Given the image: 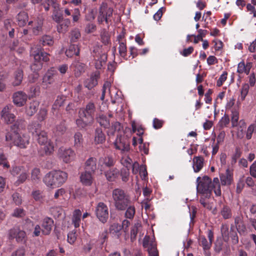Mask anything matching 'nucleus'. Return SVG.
Wrapping results in <instances>:
<instances>
[{"mask_svg":"<svg viewBox=\"0 0 256 256\" xmlns=\"http://www.w3.org/2000/svg\"><path fill=\"white\" fill-rule=\"evenodd\" d=\"M197 190L202 194V196L206 198H210L212 190H214L216 196L221 195L220 186L219 180L218 178H215L212 182L211 179L208 176H204L202 178L200 177L197 178Z\"/></svg>","mask_w":256,"mask_h":256,"instance_id":"1","label":"nucleus"},{"mask_svg":"<svg viewBox=\"0 0 256 256\" xmlns=\"http://www.w3.org/2000/svg\"><path fill=\"white\" fill-rule=\"evenodd\" d=\"M24 120L22 119L18 120L15 124L11 126V131L6 134V140L10 142L14 146L21 148H26L29 144L30 138L26 134H20L16 132L19 128L20 126L22 124Z\"/></svg>","mask_w":256,"mask_h":256,"instance_id":"2","label":"nucleus"},{"mask_svg":"<svg viewBox=\"0 0 256 256\" xmlns=\"http://www.w3.org/2000/svg\"><path fill=\"white\" fill-rule=\"evenodd\" d=\"M112 197L115 208L118 210L124 211L131 204L130 198L124 190L116 188L113 190Z\"/></svg>","mask_w":256,"mask_h":256,"instance_id":"3","label":"nucleus"},{"mask_svg":"<svg viewBox=\"0 0 256 256\" xmlns=\"http://www.w3.org/2000/svg\"><path fill=\"white\" fill-rule=\"evenodd\" d=\"M38 136V142L40 145V153L41 155H48L52 154L54 150L53 144L47 138L46 133L41 131Z\"/></svg>","mask_w":256,"mask_h":256,"instance_id":"4","label":"nucleus"},{"mask_svg":"<svg viewBox=\"0 0 256 256\" xmlns=\"http://www.w3.org/2000/svg\"><path fill=\"white\" fill-rule=\"evenodd\" d=\"M112 8L108 7L106 3H102L99 8V14L98 16V24H102L104 22L108 24L110 21V18L112 17Z\"/></svg>","mask_w":256,"mask_h":256,"instance_id":"5","label":"nucleus"},{"mask_svg":"<svg viewBox=\"0 0 256 256\" xmlns=\"http://www.w3.org/2000/svg\"><path fill=\"white\" fill-rule=\"evenodd\" d=\"M95 213L100 222L104 224L106 222L108 218V208L106 204L99 202L96 207Z\"/></svg>","mask_w":256,"mask_h":256,"instance_id":"6","label":"nucleus"},{"mask_svg":"<svg viewBox=\"0 0 256 256\" xmlns=\"http://www.w3.org/2000/svg\"><path fill=\"white\" fill-rule=\"evenodd\" d=\"M114 145L116 148L120 150L122 154L130 150V144L128 140L124 138V134L117 136Z\"/></svg>","mask_w":256,"mask_h":256,"instance_id":"7","label":"nucleus"},{"mask_svg":"<svg viewBox=\"0 0 256 256\" xmlns=\"http://www.w3.org/2000/svg\"><path fill=\"white\" fill-rule=\"evenodd\" d=\"M143 246L147 248L148 256H158V252L155 242L148 236H145L143 242Z\"/></svg>","mask_w":256,"mask_h":256,"instance_id":"8","label":"nucleus"},{"mask_svg":"<svg viewBox=\"0 0 256 256\" xmlns=\"http://www.w3.org/2000/svg\"><path fill=\"white\" fill-rule=\"evenodd\" d=\"M58 156L63 162L68 163L74 160L75 153L71 148H60L58 150Z\"/></svg>","mask_w":256,"mask_h":256,"instance_id":"9","label":"nucleus"},{"mask_svg":"<svg viewBox=\"0 0 256 256\" xmlns=\"http://www.w3.org/2000/svg\"><path fill=\"white\" fill-rule=\"evenodd\" d=\"M44 18L38 15L34 17L33 19L30 20L28 24L32 27V32L34 35H38L42 31L43 26Z\"/></svg>","mask_w":256,"mask_h":256,"instance_id":"10","label":"nucleus"},{"mask_svg":"<svg viewBox=\"0 0 256 256\" xmlns=\"http://www.w3.org/2000/svg\"><path fill=\"white\" fill-rule=\"evenodd\" d=\"M108 128L107 134L110 138L113 137L115 134L116 136L124 134L122 126L118 122H112V126H110Z\"/></svg>","mask_w":256,"mask_h":256,"instance_id":"11","label":"nucleus"},{"mask_svg":"<svg viewBox=\"0 0 256 256\" xmlns=\"http://www.w3.org/2000/svg\"><path fill=\"white\" fill-rule=\"evenodd\" d=\"M116 42L119 45L118 49L120 56L125 58L127 54V47L124 34L123 33L118 34L116 37Z\"/></svg>","mask_w":256,"mask_h":256,"instance_id":"12","label":"nucleus"},{"mask_svg":"<svg viewBox=\"0 0 256 256\" xmlns=\"http://www.w3.org/2000/svg\"><path fill=\"white\" fill-rule=\"evenodd\" d=\"M118 90L114 87L111 86V84L109 82H106L102 87V94L100 96V100H104L105 95L108 93L112 98H116L118 96Z\"/></svg>","mask_w":256,"mask_h":256,"instance_id":"13","label":"nucleus"},{"mask_svg":"<svg viewBox=\"0 0 256 256\" xmlns=\"http://www.w3.org/2000/svg\"><path fill=\"white\" fill-rule=\"evenodd\" d=\"M13 102L18 107L24 106L28 100V95L22 91L14 92L12 96Z\"/></svg>","mask_w":256,"mask_h":256,"instance_id":"14","label":"nucleus"},{"mask_svg":"<svg viewBox=\"0 0 256 256\" xmlns=\"http://www.w3.org/2000/svg\"><path fill=\"white\" fill-rule=\"evenodd\" d=\"M96 108L94 104L92 102H88L84 108H80L78 112L82 114L83 112L86 116L92 120H94Z\"/></svg>","mask_w":256,"mask_h":256,"instance_id":"15","label":"nucleus"},{"mask_svg":"<svg viewBox=\"0 0 256 256\" xmlns=\"http://www.w3.org/2000/svg\"><path fill=\"white\" fill-rule=\"evenodd\" d=\"M56 74V71L52 69L48 70L42 78V85L46 88L53 84L55 81Z\"/></svg>","mask_w":256,"mask_h":256,"instance_id":"16","label":"nucleus"},{"mask_svg":"<svg viewBox=\"0 0 256 256\" xmlns=\"http://www.w3.org/2000/svg\"><path fill=\"white\" fill-rule=\"evenodd\" d=\"M26 236V232L18 228L11 229L9 232L10 238H15L18 242H22L24 241Z\"/></svg>","mask_w":256,"mask_h":256,"instance_id":"17","label":"nucleus"},{"mask_svg":"<svg viewBox=\"0 0 256 256\" xmlns=\"http://www.w3.org/2000/svg\"><path fill=\"white\" fill-rule=\"evenodd\" d=\"M0 115L1 118L8 124H12L15 120L16 116L14 114L10 112L8 106H6L3 108Z\"/></svg>","mask_w":256,"mask_h":256,"instance_id":"18","label":"nucleus"},{"mask_svg":"<svg viewBox=\"0 0 256 256\" xmlns=\"http://www.w3.org/2000/svg\"><path fill=\"white\" fill-rule=\"evenodd\" d=\"M92 122L93 121L88 118L83 112L80 114L78 112V118L76 120V123L78 127L80 128H84Z\"/></svg>","mask_w":256,"mask_h":256,"instance_id":"19","label":"nucleus"},{"mask_svg":"<svg viewBox=\"0 0 256 256\" xmlns=\"http://www.w3.org/2000/svg\"><path fill=\"white\" fill-rule=\"evenodd\" d=\"M54 220L46 217L43 219L42 224V233L44 235H48L50 233L53 226Z\"/></svg>","mask_w":256,"mask_h":256,"instance_id":"20","label":"nucleus"},{"mask_svg":"<svg viewBox=\"0 0 256 256\" xmlns=\"http://www.w3.org/2000/svg\"><path fill=\"white\" fill-rule=\"evenodd\" d=\"M220 178L222 186L230 185L233 182V174L228 168L225 173L220 174Z\"/></svg>","mask_w":256,"mask_h":256,"instance_id":"21","label":"nucleus"},{"mask_svg":"<svg viewBox=\"0 0 256 256\" xmlns=\"http://www.w3.org/2000/svg\"><path fill=\"white\" fill-rule=\"evenodd\" d=\"M55 178L54 172L52 171L44 176L43 181L46 186L54 188L58 187Z\"/></svg>","mask_w":256,"mask_h":256,"instance_id":"22","label":"nucleus"},{"mask_svg":"<svg viewBox=\"0 0 256 256\" xmlns=\"http://www.w3.org/2000/svg\"><path fill=\"white\" fill-rule=\"evenodd\" d=\"M76 77H79L84 72L85 64L78 61H74L70 66Z\"/></svg>","mask_w":256,"mask_h":256,"instance_id":"23","label":"nucleus"},{"mask_svg":"<svg viewBox=\"0 0 256 256\" xmlns=\"http://www.w3.org/2000/svg\"><path fill=\"white\" fill-rule=\"evenodd\" d=\"M121 164L126 167V168H129L132 166V172L134 174H136L138 172L137 168L138 167V164L136 162H135L134 164H132V160L129 158L128 156H122L121 159Z\"/></svg>","mask_w":256,"mask_h":256,"instance_id":"24","label":"nucleus"},{"mask_svg":"<svg viewBox=\"0 0 256 256\" xmlns=\"http://www.w3.org/2000/svg\"><path fill=\"white\" fill-rule=\"evenodd\" d=\"M94 173L84 170V172H82L80 176V182L82 184L85 186H90L94 180L92 174Z\"/></svg>","mask_w":256,"mask_h":256,"instance_id":"25","label":"nucleus"},{"mask_svg":"<svg viewBox=\"0 0 256 256\" xmlns=\"http://www.w3.org/2000/svg\"><path fill=\"white\" fill-rule=\"evenodd\" d=\"M54 175L56 177V182L58 186L63 184L68 179V174L62 170H54Z\"/></svg>","mask_w":256,"mask_h":256,"instance_id":"26","label":"nucleus"},{"mask_svg":"<svg viewBox=\"0 0 256 256\" xmlns=\"http://www.w3.org/2000/svg\"><path fill=\"white\" fill-rule=\"evenodd\" d=\"M204 158L202 156H194L192 160V168L195 172H199L203 168Z\"/></svg>","mask_w":256,"mask_h":256,"instance_id":"27","label":"nucleus"},{"mask_svg":"<svg viewBox=\"0 0 256 256\" xmlns=\"http://www.w3.org/2000/svg\"><path fill=\"white\" fill-rule=\"evenodd\" d=\"M38 106V102L36 100L31 102L26 108V114L28 116H33L37 111Z\"/></svg>","mask_w":256,"mask_h":256,"instance_id":"28","label":"nucleus"},{"mask_svg":"<svg viewBox=\"0 0 256 256\" xmlns=\"http://www.w3.org/2000/svg\"><path fill=\"white\" fill-rule=\"evenodd\" d=\"M114 164L113 159L110 156L102 157L100 158L98 162V168L100 171L104 170V166L108 167L111 166Z\"/></svg>","mask_w":256,"mask_h":256,"instance_id":"29","label":"nucleus"},{"mask_svg":"<svg viewBox=\"0 0 256 256\" xmlns=\"http://www.w3.org/2000/svg\"><path fill=\"white\" fill-rule=\"evenodd\" d=\"M98 74H92L90 78H87L84 82V86L88 90L92 89L98 84Z\"/></svg>","mask_w":256,"mask_h":256,"instance_id":"30","label":"nucleus"},{"mask_svg":"<svg viewBox=\"0 0 256 256\" xmlns=\"http://www.w3.org/2000/svg\"><path fill=\"white\" fill-rule=\"evenodd\" d=\"M32 53L36 62H40L42 61L46 62L49 60V54L46 52L40 51L36 52L32 51Z\"/></svg>","mask_w":256,"mask_h":256,"instance_id":"31","label":"nucleus"},{"mask_svg":"<svg viewBox=\"0 0 256 256\" xmlns=\"http://www.w3.org/2000/svg\"><path fill=\"white\" fill-rule=\"evenodd\" d=\"M96 160L94 158H90L85 163V170L94 173L96 169Z\"/></svg>","mask_w":256,"mask_h":256,"instance_id":"32","label":"nucleus"},{"mask_svg":"<svg viewBox=\"0 0 256 256\" xmlns=\"http://www.w3.org/2000/svg\"><path fill=\"white\" fill-rule=\"evenodd\" d=\"M119 174V170L116 168L110 169L105 172L106 179L112 182L118 176Z\"/></svg>","mask_w":256,"mask_h":256,"instance_id":"33","label":"nucleus"},{"mask_svg":"<svg viewBox=\"0 0 256 256\" xmlns=\"http://www.w3.org/2000/svg\"><path fill=\"white\" fill-rule=\"evenodd\" d=\"M57 26V31L59 33H66L68 29L70 24V21L68 18L64 19L61 23H58Z\"/></svg>","mask_w":256,"mask_h":256,"instance_id":"34","label":"nucleus"},{"mask_svg":"<svg viewBox=\"0 0 256 256\" xmlns=\"http://www.w3.org/2000/svg\"><path fill=\"white\" fill-rule=\"evenodd\" d=\"M82 212L80 210H76L74 212L72 218V224L76 228H78L80 226L81 220Z\"/></svg>","mask_w":256,"mask_h":256,"instance_id":"35","label":"nucleus"},{"mask_svg":"<svg viewBox=\"0 0 256 256\" xmlns=\"http://www.w3.org/2000/svg\"><path fill=\"white\" fill-rule=\"evenodd\" d=\"M220 212L222 217L225 220L230 218L232 216V209L227 205H223Z\"/></svg>","mask_w":256,"mask_h":256,"instance_id":"36","label":"nucleus"},{"mask_svg":"<svg viewBox=\"0 0 256 256\" xmlns=\"http://www.w3.org/2000/svg\"><path fill=\"white\" fill-rule=\"evenodd\" d=\"M251 68V64L248 62L246 65L244 62H241L238 64L237 72L239 74L244 73L248 74Z\"/></svg>","mask_w":256,"mask_h":256,"instance_id":"37","label":"nucleus"},{"mask_svg":"<svg viewBox=\"0 0 256 256\" xmlns=\"http://www.w3.org/2000/svg\"><path fill=\"white\" fill-rule=\"evenodd\" d=\"M28 18V14L26 12H21L18 14L16 16L18 24L20 26H24Z\"/></svg>","mask_w":256,"mask_h":256,"instance_id":"38","label":"nucleus"},{"mask_svg":"<svg viewBox=\"0 0 256 256\" xmlns=\"http://www.w3.org/2000/svg\"><path fill=\"white\" fill-rule=\"evenodd\" d=\"M80 52L79 48L77 45L72 44L66 51V54L68 57L71 58L74 55L78 56Z\"/></svg>","mask_w":256,"mask_h":256,"instance_id":"39","label":"nucleus"},{"mask_svg":"<svg viewBox=\"0 0 256 256\" xmlns=\"http://www.w3.org/2000/svg\"><path fill=\"white\" fill-rule=\"evenodd\" d=\"M40 44L42 46H52L54 43L53 38L48 35H44L40 39Z\"/></svg>","mask_w":256,"mask_h":256,"instance_id":"40","label":"nucleus"},{"mask_svg":"<svg viewBox=\"0 0 256 256\" xmlns=\"http://www.w3.org/2000/svg\"><path fill=\"white\" fill-rule=\"evenodd\" d=\"M52 19L57 23H60L63 20L62 14L60 12V6H55L53 8L52 14Z\"/></svg>","mask_w":256,"mask_h":256,"instance_id":"41","label":"nucleus"},{"mask_svg":"<svg viewBox=\"0 0 256 256\" xmlns=\"http://www.w3.org/2000/svg\"><path fill=\"white\" fill-rule=\"evenodd\" d=\"M198 243L204 251L209 250L212 246L211 242L208 240L204 236H200L198 238Z\"/></svg>","mask_w":256,"mask_h":256,"instance_id":"42","label":"nucleus"},{"mask_svg":"<svg viewBox=\"0 0 256 256\" xmlns=\"http://www.w3.org/2000/svg\"><path fill=\"white\" fill-rule=\"evenodd\" d=\"M107 60V55L103 53L100 56V57L96 60V68L97 69H100L106 64Z\"/></svg>","mask_w":256,"mask_h":256,"instance_id":"43","label":"nucleus"},{"mask_svg":"<svg viewBox=\"0 0 256 256\" xmlns=\"http://www.w3.org/2000/svg\"><path fill=\"white\" fill-rule=\"evenodd\" d=\"M125 210V217L126 218L132 219L136 213V208L134 206L130 204Z\"/></svg>","mask_w":256,"mask_h":256,"instance_id":"44","label":"nucleus"},{"mask_svg":"<svg viewBox=\"0 0 256 256\" xmlns=\"http://www.w3.org/2000/svg\"><path fill=\"white\" fill-rule=\"evenodd\" d=\"M40 128V124L37 122H32L28 126L29 131L32 132V134H36V135L38 134L41 132Z\"/></svg>","mask_w":256,"mask_h":256,"instance_id":"45","label":"nucleus"},{"mask_svg":"<svg viewBox=\"0 0 256 256\" xmlns=\"http://www.w3.org/2000/svg\"><path fill=\"white\" fill-rule=\"evenodd\" d=\"M42 175L40 174V169L38 168H34L31 172V180L36 183H38L41 178Z\"/></svg>","mask_w":256,"mask_h":256,"instance_id":"46","label":"nucleus"},{"mask_svg":"<svg viewBox=\"0 0 256 256\" xmlns=\"http://www.w3.org/2000/svg\"><path fill=\"white\" fill-rule=\"evenodd\" d=\"M98 122L101 126L108 128L110 126V120L108 119L106 116L103 114H100L96 118Z\"/></svg>","mask_w":256,"mask_h":256,"instance_id":"47","label":"nucleus"},{"mask_svg":"<svg viewBox=\"0 0 256 256\" xmlns=\"http://www.w3.org/2000/svg\"><path fill=\"white\" fill-rule=\"evenodd\" d=\"M94 141L96 144L102 143L105 141V136L101 130H96L95 132Z\"/></svg>","mask_w":256,"mask_h":256,"instance_id":"48","label":"nucleus"},{"mask_svg":"<svg viewBox=\"0 0 256 256\" xmlns=\"http://www.w3.org/2000/svg\"><path fill=\"white\" fill-rule=\"evenodd\" d=\"M239 120V112L236 110H232L231 122L232 127L234 128L238 126Z\"/></svg>","mask_w":256,"mask_h":256,"instance_id":"49","label":"nucleus"},{"mask_svg":"<svg viewBox=\"0 0 256 256\" xmlns=\"http://www.w3.org/2000/svg\"><path fill=\"white\" fill-rule=\"evenodd\" d=\"M83 138L82 134L80 132H76L74 135V145L77 148L82 146Z\"/></svg>","mask_w":256,"mask_h":256,"instance_id":"50","label":"nucleus"},{"mask_svg":"<svg viewBox=\"0 0 256 256\" xmlns=\"http://www.w3.org/2000/svg\"><path fill=\"white\" fill-rule=\"evenodd\" d=\"M237 128V136L238 138H242L243 136L244 130L246 128V122L244 120H241L238 123Z\"/></svg>","mask_w":256,"mask_h":256,"instance_id":"51","label":"nucleus"},{"mask_svg":"<svg viewBox=\"0 0 256 256\" xmlns=\"http://www.w3.org/2000/svg\"><path fill=\"white\" fill-rule=\"evenodd\" d=\"M229 227L228 224H222L221 226V233L224 242H228L230 240L228 234Z\"/></svg>","mask_w":256,"mask_h":256,"instance_id":"52","label":"nucleus"},{"mask_svg":"<svg viewBox=\"0 0 256 256\" xmlns=\"http://www.w3.org/2000/svg\"><path fill=\"white\" fill-rule=\"evenodd\" d=\"M23 78V72L20 70H18L14 75V80L13 82V85L14 86H19L22 82Z\"/></svg>","mask_w":256,"mask_h":256,"instance_id":"53","label":"nucleus"},{"mask_svg":"<svg viewBox=\"0 0 256 256\" xmlns=\"http://www.w3.org/2000/svg\"><path fill=\"white\" fill-rule=\"evenodd\" d=\"M256 132V122L250 124L246 130V138L248 140L252 138V134Z\"/></svg>","mask_w":256,"mask_h":256,"instance_id":"54","label":"nucleus"},{"mask_svg":"<svg viewBox=\"0 0 256 256\" xmlns=\"http://www.w3.org/2000/svg\"><path fill=\"white\" fill-rule=\"evenodd\" d=\"M100 40L104 44H107L110 41V34L106 30L103 29L102 30L100 34Z\"/></svg>","mask_w":256,"mask_h":256,"instance_id":"55","label":"nucleus"},{"mask_svg":"<svg viewBox=\"0 0 256 256\" xmlns=\"http://www.w3.org/2000/svg\"><path fill=\"white\" fill-rule=\"evenodd\" d=\"M231 238L232 243L234 244L238 242V238L236 230L234 226H232L230 229V238Z\"/></svg>","mask_w":256,"mask_h":256,"instance_id":"56","label":"nucleus"},{"mask_svg":"<svg viewBox=\"0 0 256 256\" xmlns=\"http://www.w3.org/2000/svg\"><path fill=\"white\" fill-rule=\"evenodd\" d=\"M121 230V225L116 223L112 224L110 227V232L112 234H117L118 236H119V233Z\"/></svg>","mask_w":256,"mask_h":256,"instance_id":"57","label":"nucleus"},{"mask_svg":"<svg viewBox=\"0 0 256 256\" xmlns=\"http://www.w3.org/2000/svg\"><path fill=\"white\" fill-rule=\"evenodd\" d=\"M32 196L36 201L42 202L44 198L43 192L40 190H34L32 192Z\"/></svg>","mask_w":256,"mask_h":256,"instance_id":"58","label":"nucleus"},{"mask_svg":"<svg viewBox=\"0 0 256 256\" xmlns=\"http://www.w3.org/2000/svg\"><path fill=\"white\" fill-rule=\"evenodd\" d=\"M0 165H2L4 168H10V164L8 162L6 157L1 149H0Z\"/></svg>","mask_w":256,"mask_h":256,"instance_id":"59","label":"nucleus"},{"mask_svg":"<svg viewBox=\"0 0 256 256\" xmlns=\"http://www.w3.org/2000/svg\"><path fill=\"white\" fill-rule=\"evenodd\" d=\"M198 34L196 36L194 35H192V36L195 37V39L194 40V42L196 44L198 42V40L202 41L204 40L202 38L205 36L207 34L208 31L206 30L200 29L198 30Z\"/></svg>","mask_w":256,"mask_h":256,"instance_id":"60","label":"nucleus"},{"mask_svg":"<svg viewBox=\"0 0 256 256\" xmlns=\"http://www.w3.org/2000/svg\"><path fill=\"white\" fill-rule=\"evenodd\" d=\"M230 122V118L228 115L224 114V116L222 118L218 123V126L220 128H222L224 127L227 126Z\"/></svg>","mask_w":256,"mask_h":256,"instance_id":"61","label":"nucleus"},{"mask_svg":"<svg viewBox=\"0 0 256 256\" xmlns=\"http://www.w3.org/2000/svg\"><path fill=\"white\" fill-rule=\"evenodd\" d=\"M208 198H206L204 196L200 197V202L202 206L208 210H212V204L210 203L208 200Z\"/></svg>","mask_w":256,"mask_h":256,"instance_id":"62","label":"nucleus"},{"mask_svg":"<svg viewBox=\"0 0 256 256\" xmlns=\"http://www.w3.org/2000/svg\"><path fill=\"white\" fill-rule=\"evenodd\" d=\"M245 184V178L242 176L238 180L236 185V192L238 194H240L244 188Z\"/></svg>","mask_w":256,"mask_h":256,"instance_id":"63","label":"nucleus"},{"mask_svg":"<svg viewBox=\"0 0 256 256\" xmlns=\"http://www.w3.org/2000/svg\"><path fill=\"white\" fill-rule=\"evenodd\" d=\"M249 85L248 84H244L242 85V87L240 90V99L242 100H244L246 95L248 94L249 90Z\"/></svg>","mask_w":256,"mask_h":256,"instance_id":"64","label":"nucleus"}]
</instances>
